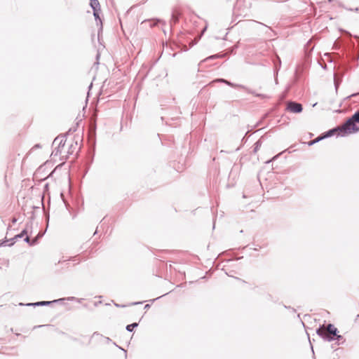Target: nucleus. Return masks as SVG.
Returning a JSON list of instances; mask_svg holds the SVG:
<instances>
[{"label":"nucleus","mask_w":359,"mask_h":359,"mask_svg":"<svg viewBox=\"0 0 359 359\" xmlns=\"http://www.w3.org/2000/svg\"><path fill=\"white\" fill-rule=\"evenodd\" d=\"M359 130V110L353 115L346 123L337 128L330 130L324 137H318L311 142L310 144L318 142L325 137L333 135L336 133L342 135L351 134Z\"/></svg>","instance_id":"f257e3e1"},{"label":"nucleus","mask_w":359,"mask_h":359,"mask_svg":"<svg viewBox=\"0 0 359 359\" xmlns=\"http://www.w3.org/2000/svg\"><path fill=\"white\" fill-rule=\"evenodd\" d=\"M337 329L332 324H329L327 327L323 325L317 330V333L319 336L328 341L332 340L334 337H337L338 339L341 338V337L337 335Z\"/></svg>","instance_id":"f03ea898"},{"label":"nucleus","mask_w":359,"mask_h":359,"mask_svg":"<svg viewBox=\"0 0 359 359\" xmlns=\"http://www.w3.org/2000/svg\"><path fill=\"white\" fill-rule=\"evenodd\" d=\"M70 144L67 141H65L62 144L60 143L57 147L55 148L53 153L55 156L59 155L61 158H67L69 151L68 149Z\"/></svg>","instance_id":"7ed1b4c3"},{"label":"nucleus","mask_w":359,"mask_h":359,"mask_svg":"<svg viewBox=\"0 0 359 359\" xmlns=\"http://www.w3.org/2000/svg\"><path fill=\"white\" fill-rule=\"evenodd\" d=\"M287 109L292 113H300L303 109L301 104L294 102H288Z\"/></svg>","instance_id":"20e7f679"},{"label":"nucleus","mask_w":359,"mask_h":359,"mask_svg":"<svg viewBox=\"0 0 359 359\" xmlns=\"http://www.w3.org/2000/svg\"><path fill=\"white\" fill-rule=\"evenodd\" d=\"M182 15V12L180 9H175L172 14V20L174 22V23H176L178 22L179 18H180Z\"/></svg>","instance_id":"39448f33"},{"label":"nucleus","mask_w":359,"mask_h":359,"mask_svg":"<svg viewBox=\"0 0 359 359\" xmlns=\"http://www.w3.org/2000/svg\"><path fill=\"white\" fill-rule=\"evenodd\" d=\"M90 5L92 6V8H93V11H94V15L96 17V18H98V15L97 13V11L100 7V4H99V1L97 0H90Z\"/></svg>","instance_id":"423d86ee"},{"label":"nucleus","mask_w":359,"mask_h":359,"mask_svg":"<svg viewBox=\"0 0 359 359\" xmlns=\"http://www.w3.org/2000/svg\"><path fill=\"white\" fill-rule=\"evenodd\" d=\"M137 326V323H135L127 325L126 329H127V330L132 332L133 330L134 327H135Z\"/></svg>","instance_id":"0eeeda50"},{"label":"nucleus","mask_w":359,"mask_h":359,"mask_svg":"<svg viewBox=\"0 0 359 359\" xmlns=\"http://www.w3.org/2000/svg\"><path fill=\"white\" fill-rule=\"evenodd\" d=\"M51 302H39L35 304V305H48L50 304Z\"/></svg>","instance_id":"6e6552de"},{"label":"nucleus","mask_w":359,"mask_h":359,"mask_svg":"<svg viewBox=\"0 0 359 359\" xmlns=\"http://www.w3.org/2000/svg\"><path fill=\"white\" fill-rule=\"evenodd\" d=\"M217 81H221V82H225V83H228L229 85H230V83H229V82L226 81H225V80H224V79H219V80H217Z\"/></svg>","instance_id":"1a4fd4ad"},{"label":"nucleus","mask_w":359,"mask_h":359,"mask_svg":"<svg viewBox=\"0 0 359 359\" xmlns=\"http://www.w3.org/2000/svg\"><path fill=\"white\" fill-rule=\"evenodd\" d=\"M57 138H56V139H55V140H54V142H53V143L55 144V143L56 142V141H57Z\"/></svg>","instance_id":"9d476101"}]
</instances>
